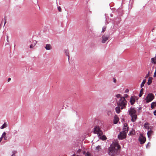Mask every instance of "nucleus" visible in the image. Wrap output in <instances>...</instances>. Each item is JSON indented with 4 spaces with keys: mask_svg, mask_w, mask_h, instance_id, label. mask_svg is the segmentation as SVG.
<instances>
[{
    "mask_svg": "<svg viewBox=\"0 0 156 156\" xmlns=\"http://www.w3.org/2000/svg\"><path fill=\"white\" fill-rule=\"evenodd\" d=\"M86 153V152H85V151H83V154H85V155Z\"/></svg>",
    "mask_w": 156,
    "mask_h": 156,
    "instance_id": "ea45409f",
    "label": "nucleus"
},
{
    "mask_svg": "<svg viewBox=\"0 0 156 156\" xmlns=\"http://www.w3.org/2000/svg\"><path fill=\"white\" fill-rule=\"evenodd\" d=\"M115 111L116 112H117V107H116L115 108Z\"/></svg>",
    "mask_w": 156,
    "mask_h": 156,
    "instance_id": "58836bf2",
    "label": "nucleus"
},
{
    "mask_svg": "<svg viewBox=\"0 0 156 156\" xmlns=\"http://www.w3.org/2000/svg\"><path fill=\"white\" fill-rule=\"evenodd\" d=\"M133 134V132H132V131L130 132L129 135H132Z\"/></svg>",
    "mask_w": 156,
    "mask_h": 156,
    "instance_id": "c9c22d12",
    "label": "nucleus"
},
{
    "mask_svg": "<svg viewBox=\"0 0 156 156\" xmlns=\"http://www.w3.org/2000/svg\"><path fill=\"white\" fill-rule=\"evenodd\" d=\"M5 22L4 26L5 25Z\"/></svg>",
    "mask_w": 156,
    "mask_h": 156,
    "instance_id": "09e8293b",
    "label": "nucleus"
},
{
    "mask_svg": "<svg viewBox=\"0 0 156 156\" xmlns=\"http://www.w3.org/2000/svg\"><path fill=\"white\" fill-rule=\"evenodd\" d=\"M58 9L59 12L62 11V9L60 6L58 7Z\"/></svg>",
    "mask_w": 156,
    "mask_h": 156,
    "instance_id": "c756f323",
    "label": "nucleus"
},
{
    "mask_svg": "<svg viewBox=\"0 0 156 156\" xmlns=\"http://www.w3.org/2000/svg\"><path fill=\"white\" fill-rule=\"evenodd\" d=\"M128 131V127L127 124H125L123 127V131L122 132L126 134Z\"/></svg>",
    "mask_w": 156,
    "mask_h": 156,
    "instance_id": "9d476101",
    "label": "nucleus"
},
{
    "mask_svg": "<svg viewBox=\"0 0 156 156\" xmlns=\"http://www.w3.org/2000/svg\"><path fill=\"white\" fill-rule=\"evenodd\" d=\"M100 138L103 140H105L107 139L105 135H103L101 136Z\"/></svg>",
    "mask_w": 156,
    "mask_h": 156,
    "instance_id": "393cba45",
    "label": "nucleus"
},
{
    "mask_svg": "<svg viewBox=\"0 0 156 156\" xmlns=\"http://www.w3.org/2000/svg\"><path fill=\"white\" fill-rule=\"evenodd\" d=\"M118 99H119L118 101V114H119L120 112L121 109L126 108L127 101L124 97H122L119 94H118Z\"/></svg>",
    "mask_w": 156,
    "mask_h": 156,
    "instance_id": "f257e3e1",
    "label": "nucleus"
},
{
    "mask_svg": "<svg viewBox=\"0 0 156 156\" xmlns=\"http://www.w3.org/2000/svg\"><path fill=\"white\" fill-rule=\"evenodd\" d=\"M113 82L114 83H116V79L115 78H113Z\"/></svg>",
    "mask_w": 156,
    "mask_h": 156,
    "instance_id": "7c9ffc66",
    "label": "nucleus"
},
{
    "mask_svg": "<svg viewBox=\"0 0 156 156\" xmlns=\"http://www.w3.org/2000/svg\"><path fill=\"white\" fill-rule=\"evenodd\" d=\"M108 14H105V20H106V22L105 24H107L108 23V20H109V18H108Z\"/></svg>",
    "mask_w": 156,
    "mask_h": 156,
    "instance_id": "4468645a",
    "label": "nucleus"
},
{
    "mask_svg": "<svg viewBox=\"0 0 156 156\" xmlns=\"http://www.w3.org/2000/svg\"><path fill=\"white\" fill-rule=\"evenodd\" d=\"M146 140V138L142 134H140L139 138V141L140 142V144H144Z\"/></svg>",
    "mask_w": 156,
    "mask_h": 156,
    "instance_id": "0eeeda50",
    "label": "nucleus"
},
{
    "mask_svg": "<svg viewBox=\"0 0 156 156\" xmlns=\"http://www.w3.org/2000/svg\"><path fill=\"white\" fill-rule=\"evenodd\" d=\"M149 124L148 123H146L144 124V128L147 129H149Z\"/></svg>",
    "mask_w": 156,
    "mask_h": 156,
    "instance_id": "4be33fe9",
    "label": "nucleus"
},
{
    "mask_svg": "<svg viewBox=\"0 0 156 156\" xmlns=\"http://www.w3.org/2000/svg\"><path fill=\"white\" fill-rule=\"evenodd\" d=\"M94 132L95 133L97 134L98 136H101L103 134L102 131L98 126H96L94 128Z\"/></svg>",
    "mask_w": 156,
    "mask_h": 156,
    "instance_id": "39448f33",
    "label": "nucleus"
},
{
    "mask_svg": "<svg viewBox=\"0 0 156 156\" xmlns=\"http://www.w3.org/2000/svg\"><path fill=\"white\" fill-rule=\"evenodd\" d=\"M37 43V41H32V43L30 45V48H33Z\"/></svg>",
    "mask_w": 156,
    "mask_h": 156,
    "instance_id": "f8f14e48",
    "label": "nucleus"
},
{
    "mask_svg": "<svg viewBox=\"0 0 156 156\" xmlns=\"http://www.w3.org/2000/svg\"><path fill=\"white\" fill-rule=\"evenodd\" d=\"M113 122L114 124L117 123V116L116 115H115L114 117Z\"/></svg>",
    "mask_w": 156,
    "mask_h": 156,
    "instance_id": "5701e85b",
    "label": "nucleus"
},
{
    "mask_svg": "<svg viewBox=\"0 0 156 156\" xmlns=\"http://www.w3.org/2000/svg\"><path fill=\"white\" fill-rule=\"evenodd\" d=\"M17 151H12V155L11 156H15V154L17 153Z\"/></svg>",
    "mask_w": 156,
    "mask_h": 156,
    "instance_id": "bb28decb",
    "label": "nucleus"
},
{
    "mask_svg": "<svg viewBox=\"0 0 156 156\" xmlns=\"http://www.w3.org/2000/svg\"><path fill=\"white\" fill-rule=\"evenodd\" d=\"M7 41H8V36H7Z\"/></svg>",
    "mask_w": 156,
    "mask_h": 156,
    "instance_id": "49530a36",
    "label": "nucleus"
},
{
    "mask_svg": "<svg viewBox=\"0 0 156 156\" xmlns=\"http://www.w3.org/2000/svg\"><path fill=\"white\" fill-rule=\"evenodd\" d=\"M2 138L1 137L0 138V143L1 142L2 140Z\"/></svg>",
    "mask_w": 156,
    "mask_h": 156,
    "instance_id": "37998d69",
    "label": "nucleus"
},
{
    "mask_svg": "<svg viewBox=\"0 0 156 156\" xmlns=\"http://www.w3.org/2000/svg\"><path fill=\"white\" fill-rule=\"evenodd\" d=\"M129 114L131 117V121L133 122H135L137 118L136 111L134 108L131 107L128 111Z\"/></svg>",
    "mask_w": 156,
    "mask_h": 156,
    "instance_id": "7ed1b4c3",
    "label": "nucleus"
},
{
    "mask_svg": "<svg viewBox=\"0 0 156 156\" xmlns=\"http://www.w3.org/2000/svg\"><path fill=\"white\" fill-rule=\"evenodd\" d=\"M154 114L155 115H156V110L154 112Z\"/></svg>",
    "mask_w": 156,
    "mask_h": 156,
    "instance_id": "e433bc0d",
    "label": "nucleus"
},
{
    "mask_svg": "<svg viewBox=\"0 0 156 156\" xmlns=\"http://www.w3.org/2000/svg\"><path fill=\"white\" fill-rule=\"evenodd\" d=\"M138 100L137 97L135 96H131L130 98V102L131 105H133L135 103L136 101Z\"/></svg>",
    "mask_w": 156,
    "mask_h": 156,
    "instance_id": "1a4fd4ad",
    "label": "nucleus"
},
{
    "mask_svg": "<svg viewBox=\"0 0 156 156\" xmlns=\"http://www.w3.org/2000/svg\"><path fill=\"white\" fill-rule=\"evenodd\" d=\"M152 77H149L148 78V82H147V84L148 85H150L152 82Z\"/></svg>",
    "mask_w": 156,
    "mask_h": 156,
    "instance_id": "6ab92c4d",
    "label": "nucleus"
},
{
    "mask_svg": "<svg viewBox=\"0 0 156 156\" xmlns=\"http://www.w3.org/2000/svg\"><path fill=\"white\" fill-rule=\"evenodd\" d=\"M109 35H108L104 34L102 37L101 42L102 43H105L106 41H107L109 38Z\"/></svg>",
    "mask_w": 156,
    "mask_h": 156,
    "instance_id": "6e6552de",
    "label": "nucleus"
},
{
    "mask_svg": "<svg viewBox=\"0 0 156 156\" xmlns=\"http://www.w3.org/2000/svg\"><path fill=\"white\" fill-rule=\"evenodd\" d=\"M8 126V124L6 122H5L4 124L0 127L1 129H3Z\"/></svg>",
    "mask_w": 156,
    "mask_h": 156,
    "instance_id": "f3484780",
    "label": "nucleus"
},
{
    "mask_svg": "<svg viewBox=\"0 0 156 156\" xmlns=\"http://www.w3.org/2000/svg\"><path fill=\"white\" fill-rule=\"evenodd\" d=\"M117 146V140H114L110 145L108 150V153L109 155H113L114 154L116 149V147Z\"/></svg>",
    "mask_w": 156,
    "mask_h": 156,
    "instance_id": "f03ea898",
    "label": "nucleus"
},
{
    "mask_svg": "<svg viewBox=\"0 0 156 156\" xmlns=\"http://www.w3.org/2000/svg\"><path fill=\"white\" fill-rule=\"evenodd\" d=\"M110 16L111 17H112V16H113L111 14H110Z\"/></svg>",
    "mask_w": 156,
    "mask_h": 156,
    "instance_id": "a18cd8bd",
    "label": "nucleus"
},
{
    "mask_svg": "<svg viewBox=\"0 0 156 156\" xmlns=\"http://www.w3.org/2000/svg\"><path fill=\"white\" fill-rule=\"evenodd\" d=\"M150 72L149 71L148 72V73L146 75L145 78H147L148 77H149L150 76Z\"/></svg>",
    "mask_w": 156,
    "mask_h": 156,
    "instance_id": "c85d7f7f",
    "label": "nucleus"
},
{
    "mask_svg": "<svg viewBox=\"0 0 156 156\" xmlns=\"http://www.w3.org/2000/svg\"><path fill=\"white\" fill-rule=\"evenodd\" d=\"M81 150L80 149H79L77 150V153H80L81 152Z\"/></svg>",
    "mask_w": 156,
    "mask_h": 156,
    "instance_id": "72a5a7b5",
    "label": "nucleus"
},
{
    "mask_svg": "<svg viewBox=\"0 0 156 156\" xmlns=\"http://www.w3.org/2000/svg\"><path fill=\"white\" fill-rule=\"evenodd\" d=\"M85 156H90V154L88 153L87 152Z\"/></svg>",
    "mask_w": 156,
    "mask_h": 156,
    "instance_id": "473e14b6",
    "label": "nucleus"
},
{
    "mask_svg": "<svg viewBox=\"0 0 156 156\" xmlns=\"http://www.w3.org/2000/svg\"><path fill=\"white\" fill-rule=\"evenodd\" d=\"M121 148L120 145L118 144V150H120Z\"/></svg>",
    "mask_w": 156,
    "mask_h": 156,
    "instance_id": "2f4dec72",
    "label": "nucleus"
},
{
    "mask_svg": "<svg viewBox=\"0 0 156 156\" xmlns=\"http://www.w3.org/2000/svg\"><path fill=\"white\" fill-rule=\"evenodd\" d=\"M102 148L101 146L100 145H98L95 148V150L97 152H99L101 150Z\"/></svg>",
    "mask_w": 156,
    "mask_h": 156,
    "instance_id": "2eb2a0df",
    "label": "nucleus"
},
{
    "mask_svg": "<svg viewBox=\"0 0 156 156\" xmlns=\"http://www.w3.org/2000/svg\"><path fill=\"white\" fill-rule=\"evenodd\" d=\"M154 96L153 94L149 93L147 95L145 100L147 102L149 103L151 101L154 99Z\"/></svg>",
    "mask_w": 156,
    "mask_h": 156,
    "instance_id": "20e7f679",
    "label": "nucleus"
},
{
    "mask_svg": "<svg viewBox=\"0 0 156 156\" xmlns=\"http://www.w3.org/2000/svg\"><path fill=\"white\" fill-rule=\"evenodd\" d=\"M116 97H117V95L115 96Z\"/></svg>",
    "mask_w": 156,
    "mask_h": 156,
    "instance_id": "8fccbe9b",
    "label": "nucleus"
},
{
    "mask_svg": "<svg viewBox=\"0 0 156 156\" xmlns=\"http://www.w3.org/2000/svg\"><path fill=\"white\" fill-rule=\"evenodd\" d=\"M6 133L5 132H4L2 134V135L1 137L2 139L3 138H4V140H7V138L6 136Z\"/></svg>",
    "mask_w": 156,
    "mask_h": 156,
    "instance_id": "dca6fc26",
    "label": "nucleus"
},
{
    "mask_svg": "<svg viewBox=\"0 0 156 156\" xmlns=\"http://www.w3.org/2000/svg\"><path fill=\"white\" fill-rule=\"evenodd\" d=\"M118 120H117V121H118V122L119 120V119H118Z\"/></svg>",
    "mask_w": 156,
    "mask_h": 156,
    "instance_id": "de8ad7c7",
    "label": "nucleus"
},
{
    "mask_svg": "<svg viewBox=\"0 0 156 156\" xmlns=\"http://www.w3.org/2000/svg\"><path fill=\"white\" fill-rule=\"evenodd\" d=\"M151 62L154 63V64H155L156 63V55L155 57L151 58Z\"/></svg>",
    "mask_w": 156,
    "mask_h": 156,
    "instance_id": "412c9836",
    "label": "nucleus"
},
{
    "mask_svg": "<svg viewBox=\"0 0 156 156\" xmlns=\"http://www.w3.org/2000/svg\"><path fill=\"white\" fill-rule=\"evenodd\" d=\"M153 131L151 130L148 131L147 133L148 137L149 138H150L151 137V135L153 134Z\"/></svg>",
    "mask_w": 156,
    "mask_h": 156,
    "instance_id": "a211bd4d",
    "label": "nucleus"
},
{
    "mask_svg": "<svg viewBox=\"0 0 156 156\" xmlns=\"http://www.w3.org/2000/svg\"><path fill=\"white\" fill-rule=\"evenodd\" d=\"M146 80H143V82L141 83V85H140V87H142L143 86H144L145 83H146Z\"/></svg>",
    "mask_w": 156,
    "mask_h": 156,
    "instance_id": "b1692460",
    "label": "nucleus"
},
{
    "mask_svg": "<svg viewBox=\"0 0 156 156\" xmlns=\"http://www.w3.org/2000/svg\"><path fill=\"white\" fill-rule=\"evenodd\" d=\"M126 134L122 132L120 133L118 135V138L120 140H123L126 138Z\"/></svg>",
    "mask_w": 156,
    "mask_h": 156,
    "instance_id": "423d86ee",
    "label": "nucleus"
},
{
    "mask_svg": "<svg viewBox=\"0 0 156 156\" xmlns=\"http://www.w3.org/2000/svg\"><path fill=\"white\" fill-rule=\"evenodd\" d=\"M143 89L142 88L140 91V93L139 94V97H140L142 96L143 94Z\"/></svg>",
    "mask_w": 156,
    "mask_h": 156,
    "instance_id": "a878e982",
    "label": "nucleus"
},
{
    "mask_svg": "<svg viewBox=\"0 0 156 156\" xmlns=\"http://www.w3.org/2000/svg\"><path fill=\"white\" fill-rule=\"evenodd\" d=\"M11 80V78H9L8 79V82L10 80Z\"/></svg>",
    "mask_w": 156,
    "mask_h": 156,
    "instance_id": "a19ab883",
    "label": "nucleus"
},
{
    "mask_svg": "<svg viewBox=\"0 0 156 156\" xmlns=\"http://www.w3.org/2000/svg\"><path fill=\"white\" fill-rule=\"evenodd\" d=\"M128 96V95L127 94H126L125 95V97H124L125 98H127Z\"/></svg>",
    "mask_w": 156,
    "mask_h": 156,
    "instance_id": "4c0bfd02",
    "label": "nucleus"
},
{
    "mask_svg": "<svg viewBox=\"0 0 156 156\" xmlns=\"http://www.w3.org/2000/svg\"><path fill=\"white\" fill-rule=\"evenodd\" d=\"M154 77H156V69H155V71L154 73Z\"/></svg>",
    "mask_w": 156,
    "mask_h": 156,
    "instance_id": "f704fd0d",
    "label": "nucleus"
},
{
    "mask_svg": "<svg viewBox=\"0 0 156 156\" xmlns=\"http://www.w3.org/2000/svg\"><path fill=\"white\" fill-rule=\"evenodd\" d=\"M129 91V90L128 89H126V92H127Z\"/></svg>",
    "mask_w": 156,
    "mask_h": 156,
    "instance_id": "79ce46f5",
    "label": "nucleus"
},
{
    "mask_svg": "<svg viewBox=\"0 0 156 156\" xmlns=\"http://www.w3.org/2000/svg\"><path fill=\"white\" fill-rule=\"evenodd\" d=\"M156 106V102H153L151 104V108L152 109L154 108V107Z\"/></svg>",
    "mask_w": 156,
    "mask_h": 156,
    "instance_id": "aec40b11",
    "label": "nucleus"
},
{
    "mask_svg": "<svg viewBox=\"0 0 156 156\" xmlns=\"http://www.w3.org/2000/svg\"><path fill=\"white\" fill-rule=\"evenodd\" d=\"M45 48L48 50H50L52 49V47L51 45L50 44H46L44 47Z\"/></svg>",
    "mask_w": 156,
    "mask_h": 156,
    "instance_id": "9b49d317",
    "label": "nucleus"
},
{
    "mask_svg": "<svg viewBox=\"0 0 156 156\" xmlns=\"http://www.w3.org/2000/svg\"><path fill=\"white\" fill-rule=\"evenodd\" d=\"M118 12L119 16H122L123 14V11L121 9H118Z\"/></svg>",
    "mask_w": 156,
    "mask_h": 156,
    "instance_id": "ddd939ff",
    "label": "nucleus"
},
{
    "mask_svg": "<svg viewBox=\"0 0 156 156\" xmlns=\"http://www.w3.org/2000/svg\"><path fill=\"white\" fill-rule=\"evenodd\" d=\"M15 131V133H17V131Z\"/></svg>",
    "mask_w": 156,
    "mask_h": 156,
    "instance_id": "c03bdc74",
    "label": "nucleus"
},
{
    "mask_svg": "<svg viewBox=\"0 0 156 156\" xmlns=\"http://www.w3.org/2000/svg\"><path fill=\"white\" fill-rule=\"evenodd\" d=\"M106 28V27L105 26H104L102 28V33H104L105 31Z\"/></svg>",
    "mask_w": 156,
    "mask_h": 156,
    "instance_id": "cd10ccee",
    "label": "nucleus"
},
{
    "mask_svg": "<svg viewBox=\"0 0 156 156\" xmlns=\"http://www.w3.org/2000/svg\"><path fill=\"white\" fill-rule=\"evenodd\" d=\"M155 95H156V94H155Z\"/></svg>",
    "mask_w": 156,
    "mask_h": 156,
    "instance_id": "3c124183",
    "label": "nucleus"
}]
</instances>
